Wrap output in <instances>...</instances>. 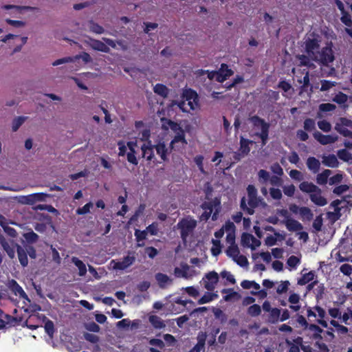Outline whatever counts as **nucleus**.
Here are the masks:
<instances>
[{"label":"nucleus","mask_w":352,"mask_h":352,"mask_svg":"<svg viewBox=\"0 0 352 352\" xmlns=\"http://www.w3.org/2000/svg\"><path fill=\"white\" fill-rule=\"evenodd\" d=\"M93 207V204L91 202H89L86 204L84 206L81 208H78L76 210V214L79 215H82L87 214L90 212V209Z\"/></svg>","instance_id":"603ef678"},{"label":"nucleus","mask_w":352,"mask_h":352,"mask_svg":"<svg viewBox=\"0 0 352 352\" xmlns=\"http://www.w3.org/2000/svg\"><path fill=\"white\" fill-rule=\"evenodd\" d=\"M253 141L244 138L243 136L240 138V148L239 151L241 153H235L234 158L236 160L240 159V155L243 157L247 155L250 151V144H252Z\"/></svg>","instance_id":"9b49d317"},{"label":"nucleus","mask_w":352,"mask_h":352,"mask_svg":"<svg viewBox=\"0 0 352 352\" xmlns=\"http://www.w3.org/2000/svg\"><path fill=\"white\" fill-rule=\"evenodd\" d=\"M318 126L319 129L324 132H329L331 130V125L330 122L325 120L318 121Z\"/></svg>","instance_id":"5fc2aeb1"},{"label":"nucleus","mask_w":352,"mask_h":352,"mask_svg":"<svg viewBox=\"0 0 352 352\" xmlns=\"http://www.w3.org/2000/svg\"><path fill=\"white\" fill-rule=\"evenodd\" d=\"M300 190L303 192L312 194L314 192L320 191V188L311 182H302L299 185Z\"/></svg>","instance_id":"6ab92c4d"},{"label":"nucleus","mask_w":352,"mask_h":352,"mask_svg":"<svg viewBox=\"0 0 352 352\" xmlns=\"http://www.w3.org/2000/svg\"><path fill=\"white\" fill-rule=\"evenodd\" d=\"M338 157L345 162H349L352 160V154L346 148L340 149L337 152Z\"/></svg>","instance_id":"72a5a7b5"},{"label":"nucleus","mask_w":352,"mask_h":352,"mask_svg":"<svg viewBox=\"0 0 352 352\" xmlns=\"http://www.w3.org/2000/svg\"><path fill=\"white\" fill-rule=\"evenodd\" d=\"M200 207L204 210L200 216L201 221H207L210 217L212 221H216L221 211V200L218 197H214L210 201H204Z\"/></svg>","instance_id":"f257e3e1"},{"label":"nucleus","mask_w":352,"mask_h":352,"mask_svg":"<svg viewBox=\"0 0 352 352\" xmlns=\"http://www.w3.org/2000/svg\"><path fill=\"white\" fill-rule=\"evenodd\" d=\"M212 243L215 246L211 250L213 256H217L221 253V243L218 240H212Z\"/></svg>","instance_id":"0e129e2a"},{"label":"nucleus","mask_w":352,"mask_h":352,"mask_svg":"<svg viewBox=\"0 0 352 352\" xmlns=\"http://www.w3.org/2000/svg\"><path fill=\"white\" fill-rule=\"evenodd\" d=\"M26 118L23 116H19L15 118L12 121V131H16L19 127L23 124Z\"/></svg>","instance_id":"37998d69"},{"label":"nucleus","mask_w":352,"mask_h":352,"mask_svg":"<svg viewBox=\"0 0 352 352\" xmlns=\"http://www.w3.org/2000/svg\"><path fill=\"white\" fill-rule=\"evenodd\" d=\"M261 308L260 305L257 304H254L250 306L248 309V314L252 317L258 316L261 314Z\"/></svg>","instance_id":"58836bf2"},{"label":"nucleus","mask_w":352,"mask_h":352,"mask_svg":"<svg viewBox=\"0 0 352 352\" xmlns=\"http://www.w3.org/2000/svg\"><path fill=\"white\" fill-rule=\"evenodd\" d=\"M217 296L214 294L206 292L203 296H201L197 301L199 305L210 302L213 300L214 298Z\"/></svg>","instance_id":"79ce46f5"},{"label":"nucleus","mask_w":352,"mask_h":352,"mask_svg":"<svg viewBox=\"0 0 352 352\" xmlns=\"http://www.w3.org/2000/svg\"><path fill=\"white\" fill-rule=\"evenodd\" d=\"M154 148L155 149L157 154L160 155L161 160L163 162L168 160L167 155L168 154V149L164 142H160L157 144H155Z\"/></svg>","instance_id":"dca6fc26"},{"label":"nucleus","mask_w":352,"mask_h":352,"mask_svg":"<svg viewBox=\"0 0 352 352\" xmlns=\"http://www.w3.org/2000/svg\"><path fill=\"white\" fill-rule=\"evenodd\" d=\"M310 199L316 205L319 206H324L327 204V199L321 195V190L320 191L314 192L310 194Z\"/></svg>","instance_id":"aec40b11"},{"label":"nucleus","mask_w":352,"mask_h":352,"mask_svg":"<svg viewBox=\"0 0 352 352\" xmlns=\"http://www.w3.org/2000/svg\"><path fill=\"white\" fill-rule=\"evenodd\" d=\"M102 40L104 43L101 41L90 38V42L89 45L91 48L96 51H99L104 53H109L110 49L108 46L111 47L112 48L116 47V43L115 41L109 38H102Z\"/></svg>","instance_id":"39448f33"},{"label":"nucleus","mask_w":352,"mask_h":352,"mask_svg":"<svg viewBox=\"0 0 352 352\" xmlns=\"http://www.w3.org/2000/svg\"><path fill=\"white\" fill-rule=\"evenodd\" d=\"M296 58L299 60V66H305L309 69H313L315 67V65L313 63L314 60L308 54H298L296 56Z\"/></svg>","instance_id":"a211bd4d"},{"label":"nucleus","mask_w":352,"mask_h":352,"mask_svg":"<svg viewBox=\"0 0 352 352\" xmlns=\"http://www.w3.org/2000/svg\"><path fill=\"white\" fill-rule=\"evenodd\" d=\"M303 127L306 131H312L316 129L315 120L312 118H306L304 121Z\"/></svg>","instance_id":"c03bdc74"},{"label":"nucleus","mask_w":352,"mask_h":352,"mask_svg":"<svg viewBox=\"0 0 352 352\" xmlns=\"http://www.w3.org/2000/svg\"><path fill=\"white\" fill-rule=\"evenodd\" d=\"M213 313L215 318L219 319L221 323L226 321L227 316L221 309L219 308H213Z\"/></svg>","instance_id":"09e8293b"},{"label":"nucleus","mask_w":352,"mask_h":352,"mask_svg":"<svg viewBox=\"0 0 352 352\" xmlns=\"http://www.w3.org/2000/svg\"><path fill=\"white\" fill-rule=\"evenodd\" d=\"M299 214L303 220L311 221L314 214L311 209L306 206L300 207Z\"/></svg>","instance_id":"473e14b6"},{"label":"nucleus","mask_w":352,"mask_h":352,"mask_svg":"<svg viewBox=\"0 0 352 352\" xmlns=\"http://www.w3.org/2000/svg\"><path fill=\"white\" fill-rule=\"evenodd\" d=\"M346 127L352 129V120L345 117H341L336 123L334 129L341 135L352 138V131Z\"/></svg>","instance_id":"0eeeda50"},{"label":"nucleus","mask_w":352,"mask_h":352,"mask_svg":"<svg viewBox=\"0 0 352 352\" xmlns=\"http://www.w3.org/2000/svg\"><path fill=\"white\" fill-rule=\"evenodd\" d=\"M261 201L262 199L258 196L254 197H249L248 204L250 208L254 210V208L259 206Z\"/></svg>","instance_id":"3c124183"},{"label":"nucleus","mask_w":352,"mask_h":352,"mask_svg":"<svg viewBox=\"0 0 352 352\" xmlns=\"http://www.w3.org/2000/svg\"><path fill=\"white\" fill-rule=\"evenodd\" d=\"M89 24L90 31L94 33L101 34L104 32V29L103 28V27L98 24L97 23L94 22L93 20H90L89 21Z\"/></svg>","instance_id":"e433bc0d"},{"label":"nucleus","mask_w":352,"mask_h":352,"mask_svg":"<svg viewBox=\"0 0 352 352\" xmlns=\"http://www.w3.org/2000/svg\"><path fill=\"white\" fill-rule=\"evenodd\" d=\"M307 166L313 173H317L320 168V162L315 157H309L307 160Z\"/></svg>","instance_id":"412c9836"},{"label":"nucleus","mask_w":352,"mask_h":352,"mask_svg":"<svg viewBox=\"0 0 352 352\" xmlns=\"http://www.w3.org/2000/svg\"><path fill=\"white\" fill-rule=\"evenodd\" d=\"M162 129L167 131L170 128L173 131H177L178 129H180V125L167 118H162Z\"/></svg>","instance_id":"4be33fe9"},{"label":"nucleus","mask_w":352,"mask_h":352,"mask_svg":"<svg viewBox=\"0 0 352 352\" xmlns=\"http://www.w3.org/2000/svg\"><path fill=\"white\" fill-rule=\"evenodd\" d=\"M348 100V96L346 94L340 91L338 94H337L333 100L336 102L338 104H342L346 102Z\"/></svg>","instance_id":"a18cd8bd"},{"label":"nucleus","mask_w":352,"mask_h":352,"mask_svg":"<svg viewBox=\"0 0 352 352\" xmlns=\"http://www.w3.org/2000/svg\"><path fill=\"white\" fill-rule=\"evenodd\" d=\"M148 321L153 328L162 329L166 327L163 320L157 315H151L148 317Z\"/></svg>","instance_id":"393cba45"},{"label":"nucleus","mask_w":352,"mask_h":352,"mask_svg":"<svg viewBox=\"0 0 352 352\" xmlns=\"http://www.w3.org/2000/svg\"><path fill=\"white\" fill-rule=\"evenodd\" d=\"M333 43L331 41L327 43L320 52L312 56V60L321 65L329 66L335 60L334 52L333 50Z\"/></svg>","instance_id":"f03ea898"},{"label":"nucleus","mask_w":352,"mask_h":352,"mask_svg":"<svg viewBox=\"0 0 352 352\" xmlns=\"http://www.w3.org/2000/svg\"><path fill=\"white\" fill-rule=\"evenodd\" d=\"M176 135L170 143V151H182L188 144L186 139L185 131L180 126V129L177 131H175Z\"/></svg>","instance_id":"423d86ee"},{"label":"nucleus","mask_w":352,"mask_h":352,"mask_svg":"<svg viewBox=\"0 0 352 352\" xmlns=\"http://www.w3.org/2000/svg\"><path fill=\"white\" fill-rule=\"evenodd\" d=\"M23 236L25 240L30 243H36L38 239V235L33 231L26 232Z\"/></svg>","instance_id":"49530a36"},{"label":"nucleus","mask_w":352,"mask_h":352,"mask_svg":"<svg viewBox=\"0 0 352 352\" xmlns=\"http://www.w3.org/2000/svg\"><path fill=\"white\" fill-rule=\"evenodd\" d=\"M336 106L331 103H322L319 105V110L322 112H329L335 110Z\"/></svg>","instance_id":"13d9d810"},{"label":"nucleus","mask_w":352,"mask_h":352,"mask_svg":"<svg viewBox=\"0 0 352 352\" xmlns=\"http://www.w3.org/2000/svg\"><path fill=\"white\" fill-rule=\"evenodd\" d=\"M269 129H270V126L267 127L264 126V127H263V129H261V131L260 133H257L256 134L257 136H258L261 139L263 146H265L267 144V142L268 140V136H269Z\"/></svg>","instance_id":"c9c22d12"},{"label":"nucleus","mask_w":352,"mask_h":352,"mask_svg":"<svg viewBox=\"0 0 352 352\" xmlns=\"http://www.w3.org/2000/svg\"><path fill=\"white\" fill-rule=\"evenodd\" d=\"M320 36L314 32L309 34L305 41V50L306 53L312 58L320 49Z\"/></svg>","instance_id":"20e7f679"},{"label":"nucleus","mask_w":352,"mask_h":352,"mask_svg":"<svg viewBox=\"0 0 352 352\" xmlns=\"http://www.w3.org/2000/svg\"><path fill=\"white\" fill-rule=\"evenodd\" d=\"M283 190L285 195L291 197L294 196V195L295 193L296 188L294 184H290L289 186H283Z\"/></svg>","instance_id":"052dcab7"},{"label":"nucleus","mask_w":352,"mask_h":352,"mask_svg":"<svg viewBox=\"0 0 352 352\" xmlns=\"http://www.w3.org/2000/svg\"><path fill=\"white\" fill-rule=\"evenodd\" d=\"M17 254L19 261L23 267L28 265V259L26 251L21 246L17 247Z\"/></svg>","instance_id":"7c9ffc66"},{"label":"nucleus","mask_w":352,"mask_h":352,"mask_svg":"<svg viewBox=\"0 0 352 352\" xmlns=\"http://www.w3.org/2000/svg\"><path fill=\"white\" fill-rule=\"evenodd\" d=\"M206 339V333L203 332H199L197 336V343L193 347L192 351L200 352L201 349L204 348L205 343Z\"/></svg>","instance_id":"bb28decb"},{"label":"nucleus","mask_w":352,"mask_h":352,"mask_svg":"<svg viewBox=\"0 0 352 352\" xmlns=\"http://www.w3.org/2000/svg\"><path fill=\"white\" fill-rule=\"evenodd\" d=\"M322 163L330 168H337L339 166V162L334 154H329L322 157Z\"/></svg>","instance_id":"f3484780"},{"label":"nucleus","mask_w":352,"mask_h":352,"mask_svg":"<svg viewBox=\"0 0 352 352\" xmlns=\"http://www.w3.org/2000/svg\"><path fill=\"white\" fill-rule=\"evenodd\" d=\"M331 174V171L329 169L324 170L322 173H318L316 177V182L319 185H324L328 182V178Z\"/></svg>","instance_id":"c85d7f7f"},{"label":"nucleus","mask_w":352,"mask_h":352,"mask_svg":"<svg viewBox=\"0 0 352 352\" xmlns=\"http://www.w3.org/2000/svg\"><path fill=\"white\" fill-rule=\"evenodd\" d=\"M315 277V272L310 271L308 273L304 274L298 280V284L299 285H305L311 281L314 280Z\"/></svg>","instance_id":"c756f323"},{"label":"nucleus","mask_w":352,"mask_h":352,"mask_svg":"<svg viewBox=\"0 0 352 352\" xmlns=\"http://www.w3.org/2000/svg\"><path fill=\"white\" fill-rule=\"evenodd\" d=\"M10 289L15 295H19L21 298L30 301L27 294L15 280H12L10 282Z\"/></svg>","instance_id":"ddd939ff"},{"label":"nucleus","mask_w":352,"mask_h":352,"mask_svg":"<svg viewBox=\"0 0 352 352\" xmlns=\"http://www.w3.org/2000/svg\"><path fill=\"white\" fill-rule=\"evenodd\" d=\"M267 322L270 324H276L279 321L280 309L276 307L272 308L269 312Z\"/></svg>","instance_id":"cd10ccee"},{"label":"nucleus","mask_w":352,"mask_h":352,"mask_svg":"<svg viewBox=\"0 0 352 352\" xmlns=\"http://www.w3.org/2000/svg\"><path fill=\"white\" fill-rule=\"evenodd\" d=\"M300 260L296 256H291L288 258L287 261V264L292 268H296L297 265L300 263Z\"/></svg>","instance_id":"bf43d9fd"},{"label":"nucleus","mask_w":352,"mask_h":352,"mask_svg":"<svg viewBox=\"0 0 352 352\" xmlns=\"http://www.w3.org/2000/svg\"><path fill=\"white\" fill-rule=\"evenodd\" d=\"M320 91H329L332 87L336 85V82L334 81H331L328 80H320Z\"/></svg>","instance_id":"ea45409f"},{"label":"nucleus","mask_w":352,"mask_h":352,"mask_svg":"<svg viewBox=\"0 0 352 352\" xmlns=\"http://www.w3.org/2000/svg\"><path fill=\"white\" fill-rule=\"evenodd\" d=\"M72 263H74L78 269V275L83 276L87 273V267L85 264L78 257H72Z\"/></svg>","instance_id":"a878e982"},{"label":"nucleus","mask_w":352,"mask_h":352,"mask_svg":"<svg viewBox=\"0 0 352 352\" xmlns=\"http://www.w3.org/2000/svg\"><path fill=\"white\" fill-rule=\"evenodd\" d=\"M289 285L290 283L289 280L281 281L280 284L278 286L276 289V292L278 294L286 293L289 289Z\"/></svg>","instance_id":"8fccbe9b"},{"label":"nucleus","mask_w":352,"mask_h":352,"mask_svg":"<svg viewBox=\"0 0 352 352\" xmlns=\"http://www.w3.org/2000/svg\"><path fill=\"white\" fill-rule=\"evenodd\" d=\"M296 322L303 329H307V327L309 325V323L307 322L306 318L302 315L297 314Z\"/></svg>","instance_id":"338daca9"},{"label":"nucleus","mask_w":352,"mask_h":352,"mask_svg":"<svg viewBox=\"0 0 352 352\" xmlns=\"http://www.w3.org/2000/svg\"><path fill=\"white\" fill-rule=\"evenodd\" d=\"M232 244L227 248L226 252L228 256L232 258L234 261H236V258L240 254V251L238 246L234 243V236L232 237Z\"/></svg>","instance_id":"5701e85b"},{"label":"nucleus","mask_w":352,"mask_h":352,"mask_svg":"<svg viewBox=\"0 0 352 352\" xmlns=\"http://www.w3.org/2000/svg\"><path fill=\"white\" fill-rule=\"evenodd\" d=\"M153 149L154 145H152L151 141L148 140L141 146L142 157L146 158L148 161H151L155 157Z\"/></svg>","instance_id":"4468645a"},{"label":"nucleus","mask_w":352,"mask_h":352,"mask_svg":"<svg viewBox=\"0 0 352 352\" xmlns=\"http://www.w3.org/2000/svg\"><path fill=\"white\" fill-rule=\"evenodd\" d=\"M240 207L245 212L249 215H252L254 213V210L250 208V207L247 206L246 199L245 197H243L240 201Z\"/></svg>","instance_id":"de8ad7c7"},{"label":"nucleus","mask_w":352,"mask_h":352,"mask_svg":"<svg viewBox=\"0 0 352 352\" xmlns=\"http://www.w3.org/2000/svg\"><path fill=\"white\" fill-rule=\"evenodd\" d=\"M219 69L221 73H223L227 78H229L234 74L233 71L226 63H222Z\"/></svg>","instance_id":"680f3d73"},{"label":"nucleus","mask_w":352,"mask_h":352,"mask_svg":"<svg viewBox=\"0 0 352 352\" xmlns=\"http://www.w3.org/2000/svg\"><path fill=\"white\" fill-rule=\"evenodd\" d=\"M270 178V175L269 172H267L266 170L261 169L258 172V182L262 184H265Z\"/></svg>","instance_id":"4c0bfd02"},{"label":"nucleus","mask_w":352,"mask_h":352,"mask_svg":"<svg viewBox=\"0 0 352 352\" xmlns=\"http://www.w3.org/2000/svg\"><path fill=\"white\" fill-rule=\"evenodd\" d=\"M197 226V221L191 217L182 218L177 224V228L180 230V236L184 243H186L187 239L192 234Z\"/></svg>","instance_id":"7ed1b4c3"},{"label":"nucleus","mask_w":352,"mask_h":352,"mask_svg":"<svg viewBox=\"0 0 352 352\" xmlns=\"http://www.w3.org/2000/svg\"><path fill=\"white\" fill-rule=\"evenodd\" d=\"M184 97L188 101V104L190 107V109L194 110L195 109V105H197L198 96L195 91L189 89L184 94Z\"/></svg>","instance_id":"f8f14e48"},{"label":"nucleus","mask_w":352,"mask_h":352,"mask_svg":"<svg viewBox=\"0 0 352 352\" xmlns=\"http://www.w3.org/2000/svg\"><path fill=\"white\" fill-rule=\"evenodd\" d=\"M313 136L322 145L333 144L338 139V135H324L318 131L313 133Z\"/></svg>","instance_id":"9d476101"},{"label":"nucleus","mask_w":352,"mask_h":352,"mask_svg":"<svg viewBox=\"0 0 352 352\" xmlns=\"http://www.w3.org/2000/svg\"><path fill=\"white\" fill-rule=\"evenodd\" d=\"M289 175L293 179L297 181H301L303 179L302 173L296 169L291 170Z\"/></svg>","instance_id":"e2e57ef3"},{"label":"nucleus","mask_w":352,"mask_h":352,"mask_svg":"<svg viewBox=\"0 0 352 352\" xmlns=\"http://www.w3.org/2000/svg\"><path fill=\"white\" fill-rule=\"evenodd\" d=\"M155 279L160 288H164L168 284H171L173 280L166 274L159 272L155 274Z\"/></svg>","instance_id":"b1692460"},{"label":"nucleus","mask_w":352,"mask_h":352,"mask_svg":"<svg viewBox=\"0 0 352 352\" xmlns=\"http://www.w3.org/2000/svg\"><path fill=\"white\" fill-rule=\"evenodd\" d=\"M153 91L156 94L163 98H166L168 95V89L166 85L161 83L156 84L153 88Z\"/></svg>","instance_id":"2f4dec72"},{"label":"nucleus","mask_w":352,"mask_h":352,"mask_svg":"<svg viewBox=\"0 0 352 352\" xmlns=\"http://www.w3.org/2000/svg\"><path fill=\"white\" fill-rule=\"evenodd\" d=\"M203 280L204 281V287L208 291H213L219 281V275L214 271L210 272L205 275Z\"/></svg>","instance_id":"1a4fd4ad"},{"label":"nucleus","mask_w":352,"mask_h":352,"mask_svg":"<svg viewBox=\"0 0 352 352\" xmlns=\"http://www.w3.org/2000/svg\"><path fill=\"white\" fill-rule=\"evenodd\" d=\"M250 120L253 124L254 126H261V129L265 126H269L270 124L266 122L263 118H261L258 116H253L250 118Z\"/></svg>","instance_id":"f704fd0d"},{"label":"nucleus","mask_w":352,"mask_h":352,"mask_svg":"<svg viewBox=\"0 0 352 352\" xmlns=\"http://www.w3.org/2000/svg\"><path fill=\"white\" fill-rule=\"evenodd\" d=\"M289 232H297L303 229L302 225L292 218L287 219L285 221H282Z\"/></svg>","instance_id":"2eb2a0df"},{"label":"nucleus","mask_w":352,"mask_h":352,"mask_svg":"<svg viewBox=\"0 0 352 352\" xmlns=\"http://www.w3.org/2000/svg\"><path fill=\"white\" fill-rule=\"evenodd\" d=\"M85 328L91 332L98 333L100 331V327L95 322H90L85 324Z\"/></svg>","instance_id":"6e6d98bb"},{"label":"nucleus","mask_w":352,"mask_h":352,"mask_svg":"<svg viewBox=\"0 0 352 352\" xmlns=\"http://www.w3.org/2000/svg\"><path fill=\"white\" fill-rule=\"evenodd\" d=\"M270 194L271 197L275 200H280L283 197L282 192L279 188H270Z\"/></svg>","instance_id":"4d7b16f0"},{"label":"nucleus","mask_w":352,"mask_h":352,"mask_svg":"<svg viewBox=\"0 0 352 352\" xmlns=\"http://www.w3.org/2000/svg\"><path fill=\"white\" fill-rule=\"evenodd\" d=\"M135 261L134 252H129L128 255L124 256L122 261H118L112 260L111 263L113 264V268L116 270H124L127 267L132 265Z\"/></svg>","instance_id":"6e6552de"},{"label":"nucleus","mask_w":352,"mask_h":352,"mask_svg":"<svg viewBox=\"0 0 352 352\" xmlns=\"http://www.w3.org/2000/svg\"><path fill=\"white\" fill-rule=\"evenodd\" d=\"M340 20L342 23H344L346 26L349 28L352 26L351 16L348 12L342 14Z\"/></svg>","instance_id":"864d4df0"},{"label":"nucleus","mask_w":352,"mask_h":352,"mask_svg":"<svg viewBox=\"0 0 352 352\" xmlns=\"http://www.w3.org/2000/svg\"><path fill=\"white\" fill-rule=\"evenodd\" d=\"M340 271L346 276H350L352 274V266L349 264H343L340 267Z\"/></svg>","instance_id":"774afa93"},{"label":"nucleus","mask_w":352,"mask_h":352,"mask_svg":"<svg viewBox=\"0 0 352 352\" xmlns=\"http://www.w3.org/2000/svg\"><path fill=\"white\" fill-rule=\"evenodd\" d=\"M84 338L87 341L93 344H96L99 342V337L92 333H85L84 334Z\"/></svg>","instance_id":"69168bd1"},{"label":"nucleus","mask_w":352,"mask_h":352,"mask_svg":"<svg viewBox=\"0 0 352 352\" xmlns=\"http://www.w3.org/2000/svg\"><path fill=\"white\" fill-rule=\"evenodd\" d=\"M252 239H254V236L252 234L248 232H243L241 235V245L243 247H250L251 240H252Z\"/></svg>","instance_id":"a19ab883"}]
</instances>
